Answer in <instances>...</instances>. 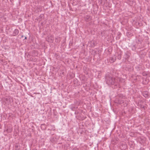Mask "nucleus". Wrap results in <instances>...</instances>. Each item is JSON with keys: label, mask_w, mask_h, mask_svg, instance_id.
<instances>
[{"label": "nucleus", "mask_w": 150, "mask_h": 150, "mask_svg": "<svg viewBox=\"0 0 150 150\" xmlns=\"http://www.w3.org/2000/svg\"><path fill=\"white\" fill-rule=\"evenodd\" d=\"M43 15H40L39 16V17H40L41 18H42L43 17Z\"/></svg>", "instance_id": "nucleus-15"}, {"label": "nucleus", "mask_w": 150, "mask_h": 150, "mask_svg": "<svg viewBox=\"0 0 150 150\" xmlns=\"http://www.w3.org/2000/svg\"><path fill=\"white\" fill-rule=\"evenodd\" d=\"M85 21L87 22L91 21L92 19V17L89 15H86L84 17Z\"/></svg>", "instance_id": "nucleus-3"}, {"label": "nucleus", "mask_w": 150, "mask_h": 150, "mask_svg": "<svg viewBox=\"0 0 150 150\" xmlns=\"http://www.w3.org/2000/svg\"><path fill=\"white\" fill-rule=\"evenodd\" d=\"M124 103V101L122 100H119L118 103L120 104H121Z\"/></svg>", "instance_id": "nucleus-12"}, {"label": "nucleus", "mask_w": 150, "mask_h": 150, "mask_svg": "<svg viewBox=\"0 0 150 150\" xmlns=\"http://www.w3.org/2000/svg\"><path fill=\"white\" fill-rule=\"evenodd\" d=\"M19 31L17 29H16L14 31L13 34V36H16L19 33Z\"/></svg>", "instance_id": "nucleus-8"}, {"label": "nucleus", "mask_w": 150, "mask_h": 150, "mask_svg": "<svg viewBox=\"0 0 150 150\" xmlns=\"http://www.w3.org/2000/svg\"><path fill=\"white\" fill-rule=\"evenodd\" d=\"M44 124H42V125H41V126H44Z\"/></svg>", "instance_id": "nucleus-22"}, {"label": "nucleus", "mask_w": 150, "mask_h": 150, "mask_svg": "<svg viewBox=\"0 0 150 150\" xmlns=\"http://www.w3.org/2000/svg\"><path fill=\"white\" fill-rule=\"evenodd\" d=\"M138 41L139 42H140V43H142V42L140 41L139 40H138Z\"/></svg>", "instance_id": "nucleus-17"}, {"label": "nucleus", "mask_w": 150, "mask_h": 150, "mask_svg": "<svg viewBox=\"0 0 150 150\" xmlns=\"http://www.w3.org/2000/svg\"><path fill=\"white\" fill-rule=\"evenodd\" d=\"M60 38L59 37H57V38H55V42H58L59 41V40H58V39H59Z\"/></svg>", "instance_id": "nucleus-13"}, {"label": "nucleus", "mask_w": 150, "mask_h": 150, "mask_svg": "<svg viewBox=\"0 0 150 150\" xmlns=\"http://www.w3.org/2000/svg\"><path fill=\"white\" fill-rule=\"evenodd\" d=\"M27 38V37H25L24 39H26Z\"/></svg>", "instance_id": "nucleus-19"}, {"label": "nucleus", "mask_w": 150, "mask_h": 150, "mask_svg": "<svg viewBox=\"0 0 150 150\" xmlns=\"http://www.w3.org/2000/svg\"><path fill=\"white\" fill-rule=\"evenodd\" d=\"M15 150H20V147L18 144H16L15 146Z\"/></svg>", "instance_id": "nucleus-9"}, {"label": "nucleus", "mask_w": 150, "mask_h": 150, "mask_svg": "<svg viewBox=\"0 0 150 150\" xmlns=\"http://www.w3.org/2000/svg\"><path fill=\"white\" fill-rule=\"evenodd\" d=\"M143 95L146 98H148L149 97V95L148 92L147 91H143L142 92Z\"/></svg>", "instance_id": "nucleus-6"}, {"label": "nucleus", "mask_w": 150, "mask_h": 150, "mask_svg": "<svg viewBox=\"0 0 150 150\" xmlns=\"http://www.w3.org/2000/svg\"><path fill=\"white\" fill-rule=\"evenodd\" d=\"M124 148H125V149L127 147V145H124Z\"/></svg>", "instance_id": "nucleus-16"}, {"label": "nucleus", "mask_w": 150, "mask_h": 150, "mask_svg": "<svg viewBox=\"0 0 150 150\" xmlns=\"http://www.w3.org/2000/svg\"><path fill=\"white\" fill-rule=\"evenodd\" d=\"M32 150H37L36 149H33Z\"/></svg>", "instance_id": "nucleus-20"}, {"label": "nucleus", "mask_w": 150, "mask_h": 150, "mask_svg": "<svg viewBox=\"0 0 150 150\" xmlns=\"http://www.w3.org/2000/svg\"><path fill=\"white\" fill-rule=\"evenodd\" d=\"M117 97L121 99H125V96L121 93L118 94L117 96Z\"/></svg>", "instance_id": "nucleus-7"}, {"label": "nucleus", "mask_w": 150, "mask_h": 150, "mask_svg": "<svg viewBox=\"0 0 150 150\" xmlns=\"http://www.w3.org/2000/svg\"><path fill=\"white\" fill-rule=\"evenodd\" d=\"M23 35H22V36H21V38H23Z\"/></svg>", "instance_id": "nucleus-23"}, {"label": "nucleus", "mask_w": 150, "mask_h": 150, "mask_svg": "<svg viewBox=\"0 0 150 150\" xmlns=\"http://www.w3.org/2000/svg\"><path fill=\"white\" fill-rule=\"evenodd\" d=\"M147 2H149V0H145Z\"/></svg>", "instance_id": "nucleus-21"}, {"label": "nucleus", "mask_w": 150, "mask_h": 150, "mask_svg": "<svg viewBox=\"0 0 150 150\" xmlns=\"http://www.w3.org/2000/svg\"><path fill=\"white\" fill-rule=\"evenodd\" d=\"M121 52H120V53H118V56L117 57V58L119 59H121Z\"/></svg>", "instance_id": "nucleus-11"}, {"label": "nucleus", "mask_w": 150, "mask_h": 150, "mask_svg": "<svg viewBox=\"0 0 150 150\" xmlns=\"http://www.w3.org/2000/svg\"><path fill=\"white\" fill-rule=\"evenodd\" d=\"M138 104L139 105L140 108H143L144 110L145 106L144 105H142L141 104H140L139 103H138Z\"/></svg>", "instance_id": "nucleus-10"}, {"label": "nucleus", "mask_w": 150, "mask_h": 150, "mask_svg": "<svg viewBox=\"0 0 150 150\" xmlns=\"http://www.w3.org/2000/svg\"><path fill=\"white\" fill-rule=\"evenodd\" d=\"M11 98L10 96H8L4 99V101L6 104L9 105L11 103Z\"/></svg>", "instance_id": "nucleus-2"}, {"label": "nucleus", "mask_w": 150, "mask_h": 150, "mask_svg": "<svg viewBox=\"0 0 150 150\" xmlns=\"http://www.w3.org/2000/svg\"><path fill=\"white\" fill-rule=\"evenodd\" d=\"M130 53L128 51L126 52L125 54V59L128 60L130 57Z\"/></svg>", "instance_id": "nucleus-4"}, {"label": "nucleus", "mask_w": 150, "mask_h": 150, "mask_svg": "<svg viewBox=\"0 0 150 150\" xmlns=\"http://www.w3.org/2000/svg\"><path fill=\"white\" fill-rule=\"evenodd\" d=\"M93 46H95L94 42H93Z\"/></svg>", "instance_id": "nucleus-18"}, {"label": "nucleus", "mask_w": 150, "mask_h": 150, "mask_svg": "<svg viewBox=\"0 0 150 150\" xmlns=\"http://www.w3.org/2000/svg\"><path fill=\"white\" fill-rule=\"evenodd\" d=\"M140 150H145V149L142 147H141Z\"/></svg>", "instance_id": "nucleus-14"}, {"label": "nucleus", "mask_w": 150, "mask_h": 150, "mask_svg": "<svg viewBox=\"0 0 150 150\" xmlns=\"http://www.w3.org/2000/svg\"><path fill=\"white\" fill-rule=\"evenodd\" d=\"M116 60L115 57H111L110 58L109 61L111 63H112L114 62Z\"/></svg>", "instance_id": "nucleus-5"}, {"label": "nucleus", "mask_w": 150, "mask_h": 150, "mask_svg": "<svg viewBox=\"0 0 150 150\" xmlns=\"http://www.w3.org/2000/svg\"><path fill=\"white\" fill-rule=\"evenodd\" d=\"M105 78L106 83L109 86H112V88H114L120 87V83L123 80L119 77H114L111 74L109 73L106 74Z\"/></svg>", "instance_id": "nucleus-1"}]
</instances>
